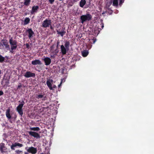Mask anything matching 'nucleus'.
I'll list each match as a JSON object with an SVG mask.
<instances>
[{"mask_svg": "<svg viewBox=\"0 0 154 154\" xmlns=\"http://www.w3.org/2000/svg\"><path fill=\"white\" fill-rule=\"evenodd\" d=\"M92 17L91 15L89 14H87L86 15H82L80 17L81 23L83 24L86 21H90L92 19Z\"/></svg>", "mask_w": 154, "mask_h": 154, "instance_id": "obj_1", "label": "nucleus"}, {"mask_svg": "<svg viewBox=\"0 0 154 154\" xmlns=\"http://www.w3.org/2000/svg\"><path fill=\"white\" fill-rule=\"evenodd\" d=\"M4 48L8 50L10 49V46L7 41L3 39L2 40V42L0 45V49L2 50Z\"/></svg>", "mask_w": 154, "mask_h": 154, "instance_id": "obj_2", "label": "nucleus"}, {"mask_svg": "<svg viewBox=\"0 0 154 154\" xmlns=\"http://www.w3.org/2000/svg\"><path fill=\"white\" fill-rule=\"evenodd\" d=\"M25 103L24 101L23 100H22L21 103L16 108V109H17L18 112V113L21 116H22L23 114L22 108L23 107Z\"/></svg>", "mask_w": 154, "mask_h": 154, "instance_id": "obj_3", "label": "nucleus"}, {"mask_svg": "<svg viewBox=\"0 0 154 154\" xmlns=\"http://www.w3.org/2000/svg\"><path fill=\"white\" fill-rule=\"evenodd\" d=\"M51 20L45 19L44 20L42 23V27L44 28H47L49 27L51 25Z\"/></svg>", "mask_w": 154, "mask_h": 154, "instance_id": "obj_4", "label": "nucleus"}, {"mask_svg": "<svg viewBox=\"0 0 154 154\" xmlns=\"http://www.w3.org/2000/svg\"><path fill=\"white\" fill-rule=\"evenodd\" d=\"M27 147H26V149L28 152L32 154H35L37 152V150L36 148L31 146L27 149Z\"/></svg>", "mask_w": 154, "mask_h": 154, "instance_id": "obj_5", "label": "nucleus"}, {"mask_svg": "<svg viewBox=\"0 0 154 154\" xmlns=\"http://www.w3.org/2000/svg\"><path fill=\"white\" fill-rule=\"evenodd\" d=\"M24 75L26 78H29L35 77V73L31 72L30 71H27Z\"/></svg>", "mask_w": 154, "mask_h": 154, "instance_id": "obj_6", "label": "nucleus"}, {"mask_svg": "<svg viewBox=\"0 0 154 154\" xmlns=\"http://www.w3.org/2000/svg\"><path fill=\"white\" fill-rule=\"evenodd\" d=\"M23 146V145L22 144L17 142H15L12 144L11 146H10V147H11V149L12 150H14L15 149V147L17 146L21 147L22 146Z\"/></svg>", "mask_w": 154, "mask_h": 154, "instance_id": "obj_7", "label": "nucleus"}, {"mask_svg": "<svg viewBox=\"0 0 154 154\" xmlns=\"http://www.w3.org/2000/svg\"><path fill=\"white\" fill-rule=\"evenodd\" d=\"M28 133L29 135L37 139L39 138L40 137V135L35 132L30 131L28 132Z\"/></svg>", "mask_w": 154, "mask_h": 154, "instance_id": "obj_8", "label": "nucleus"}, {"mask_svg": "<svg viewBox=\"0 0 154 154\" xmlns=\"http://www.w3.org/2000/svg\"><path fill=\"white\" fill-rule=\"evenodd\" d=\"M26 32H28V37L29 38H31L33 37V35L34 34V32L32 30L31 28H29L26 30Z\"/></svg>", "mask_w": 154, "mask_h": 154, "instance_id": "obj_9", "label": "nucleus"}, {"mask_svg": "<svg viewBox=\"0 0 154 154\" xmlns=\"http://www.w3.org/2000/svg\"><path fill=\"white\" fill-rule=\"evenodd\" d=\"M46 98L44 93H40V94L36 95V98L38 99H42V100L44 101Z\"/></svg>", "mask_w": 154, "mask_h": 154, "instance_id": "obj_10", "label": "nucleus"}, {"mask_svg": "<svg viewBox=\"0 0 154 154\" xmlns=\"http://www.w3.org/2000/svg\"><path fill=\"white\" fill-rule=\"evenodd\" d=\"M39 9V6L38 5L33 6L32 9L30 11V13L31 14H33L37 12L38 9Z\"/></svg>", "mask_w": 154, "mask_h": 154, "instance_id": "obj_11", "label": "nucleus"}, {"mask_svg": "<svg viewBox=\"0 0 154 154\" xmlns=\"http://www.w3.org/2000/svg\"><path fill=\"white\" fill-rule=\"evenodd\" d=\"M43 60L44 61L45 65L46 66L49 65L51 62V59L48 57H46L44 59H43Z\"/></svg>", "mask_w": 154, "mask_h": 154, "instance_id": "obj_12", "label": "nucleus"}, {"mask_svg": "<svg viewBox=\"0 0 154 154\" xmlns=\"http://www.w3.org/2000/svg\"><path fill=\"white\" fill-rule=\"evenodd\" d=\"M61 49L62 53L63 55H65L66 54L67 51H68L67 49L64 47L63 45H61Z\"/></svg>", "mask_w": 154, "mask_h": 154, "instance_id": "obj_13", "label": "nucleus"}, {"mask_svg": "<svg viewBox=\"0 0 154 154\" xmlns=\"http://www.w3.org/2000/svg\"><path fill=\"white\" fill-rule=\"evenodd\" d=\"M32 64L34 65H40L42 64L41 61L39 60H35L34 61H32Z\"/></svg>", "mask_w": 154, "mask_h": 154, "instance_id": "obj_14", "label": "nucleus"}, {"mask_svg": "<svg viewBox=\"0 0 154 154\" xmlns=\"http://www.w3.org/2000/svg\"><path fill=\"white\" fill-rule=\"evenodd\" d=\"M9 43L10 45H17V42L15 40H14L12 37L10 38Z\"/></svg>", "mask_w": 154, "mask_h": 154, "instance_id": "obj_15", "label": "nucleus"}, {"mask_svg": "<svg viewBox=\"0 0 154 154\" xmlns=\"http://www.w3.org/2000/svg\"><path fill=\"white\" fill-rule=\"evenodd\" d=\"M6 149V148L5 146L4 143H2L0 146V150L1 152L2 153L5 152Z\"/></svg>", "mask_w": 154, "mask_h": 154, "instance_id": "obj_16", "label": "nucleus"}, {"mask_svg": "<svg viewBox=\"0 0 154 154\" xmlns=\"http://www.w3.org/2000/svg\"><path fill=\"white\" fill-rule=\"evenodd\" d=\"M10 109L9 108H8L7 110H6V117L8 119H9L11 118V116L10 115Z\"/></svg>", "mask_w": 154, "mask_h": 154, "instance_id": "obj_17", "label": "nucleus"}, {"mask_svg": "<svg viewBox=\"0 0 154 154\" xmlns=\"http://www.w3.org/2000/svg\"><path fill=\"white\" fill-rule=\"evenodd\" d=\"M86 4V0H81L79 3V6L81 8H83Z\"/></svg>", "mask_w": 154, "mask_h": 154, "instance_id": "obj_18", "label": "nucleus"}, {"mask_svg": "<svg viewBox=\"0 0 154 154\" xmlns=\"http://www.w3.org/2000/svg\"><path fill=\"white\" fill-rule=\"evenodd\" d=\"M11 45V50H10V52L12 53H13V50H16V49L17 48V45Z\"/></svg>", "mask_w": 154, "mask_h": 154, "instance_id": "obj_19", "label": "nucleus"}, {"mask_svg": "<svg viewBox=\"0 0 154 154\" xmlns=\"http://www.w3.org/2000/svg\"><path fill=\"white\" fill-rule=\"evenodd\" d=\"M57 34L58 35H60L62 37H63V35H64L66 33V32L64 30L62 32H60L58 30H56Z\"/></svg>", "mask_w": 154, "mask_h": 154, "instance_id": "obj_20", "label": "nucleus"}, {"mask_svg": "<svg viewBox=\"0 0 154 154\" xmlns=\"http://www.w3.org/2000/svg\"><path fill=\"white\" fill-rule=\"evenodd\" d=\"M70 45V42L69 41H66L64 44V47H65L67 49V50H68L69 48V46Z\"/></svg>", "mask_w": 154, "mask_h": 154, "instance_id": "obj_21", "label": "nucleus"}, {"mask_svg": "<svg viewBox=\"0 0 154 154\" xmlns=\"http://www.w3.org/2000/svg\"><path fill=\"white\" fill-rule=\"evenodd\" d=\"M30 19L29 17H26L24 20V25H26L29 23Z\"/></svg>", "mask_w": 154, "mask_h": 154, "instance_id": "obj_22", "label": "nucleus"}, {"mask_svg": "<svg viewBox=\"0 0 154 154\" xmlns=\"http://www.w3.org/2000/svg\"><path fill=\"white\" fill-rule=\"evenodd\" d=\"M88 54V52L87 51L85 50L82 52V55L84 57H86Z\"/></svg>", "mask_w": 154, "mask_h": 154, "instance_id": "obj_23", "label": "nucleus"}, {"mask_svg": "<svg viewBox=\"0 0 154 154\" xmlns=\"http://www.w3.org/2000/svg\"><path fill=\"white\" fill-rule=\"evenodd\" d=\"M46 84H47V85L50 89L52 90V84L48 80L46 82Z\"/></svg>", "mask_w": 154, "mask_h": 154, "instance_id": "obj_24", "label": "nucleus"}, {"mask_svg": "<svg viewBox=\"0 0 154 154\" xmlns=\"http://www.w3.org/2000/svg\"><path fill=\"white\" fill-rule=\"evenodd\" d=\"M30 130L31 131H38L40 130V129L38 127H31L30 128Z\"/></svg>", "mask_w": 154, "mask_h": 154, "instance_id": "obj_25", "label": "nucleus"}, {"mask_svg": "<svg viewBox=\"0 0 154 154\" xmlns=\"http://www.w3.org/2000/svg\"><path fill=\"white\" fill-rule=\"evenodd\" d=\"M31 0H25L24 4L26 6H28L30 4Z\"/></svg>", "mask_w": 154, "mask_h": 154, "instance_id": "obj_26", "label": "nucleus"}, {"mask_svg": "<svg viewBox=\"0 0 154 154\" xmlns=\"http://www.w3.org/2000/svg\"><path fill=\"white\" fill-rule=\"evenodd\" d=\"M112 5L117 6L118 5V0H113V1H112Z\"/></svg>", "mask_w": 154, "mask_h": 154, "instance_id": "obj_27", "label": "nucleus"}, {"mask_svg": "<svg viewBox=\"0 0 154 154\" xmlns=\"http://www.w3.org/2000/svg\"><path fill=\"white\" fill-rule=\"evenodd\" d=\"M5 59L4 57H3L1 55H0V63H2L3 62Z\"/></svg>", "mask_w": 154, "mask_h": 154, "instance_id": "obj_28", "label": "nucleus"}, {"mask_svg": "<svg viewBox=\"0 0 154 154\" xmlns=\"http://www.w3.org/2000/svg\"><path fill=\"white\" fill-rule=\"evenodd\" d=\"M15 152L17 154H20V152H22V151L19 150H16Z\"/></svg>", "mask_w": 154, "mask_h": 154, "instance_id": "obj_29", "label": "nucleus"}, {"mask_svg": "<svg viewBox=\"0 0 154 154\" xmlns=\"http://www.w3.org/2000/svg\"><path fill=\"white\" fill-rule=\"evenodd\" d=\"M55 0H49V2L50 4H53Z\"/></svg>", "mask_w": 154, "mask_h": 154, "instance_id": "obj_30", "label": "nucleus"}, {"mask_svg": "<svg viewBox=\"0 0 154 154\" xmlns=\"http://www.w3.org/2000/svg\"><path fill=\"white\" fill-rule=\"evenodd\" d=\"M120 0L119 5H121L123 3L124 0Z\"/></svg>", "mask_w": 154, "mask_h": 154, "instance_id": "obj_31", "label": "nucleus"}, {"mask_svg": "<svg viewBox=\"0 0 154 154\" xmlns=\"http://www.w3.org/2000/svg\"><path fill=\"white\" fill-rule=\"evenodd\" d=\"M100 26L102 27V29H100V30H101L102 29H103L104 27V25L103 23H101L100 24Z\"/></svg>", "mask_w": 154, "mask_h": 154, "instance_id": "obj_32", "label": "nucleus"}, {"mask_svg": "<svg viewBox=\"0 0 154 154\" xmlns=\"http://www.w3.org/2000/svg\"><path fill=\"white\" fill-rule=\"evenodd\" d=\"M3 94V92L2 91H0V96L2 95Z\"/></svg>", "mask_w": 154, "mask_h": 154, "instance_id": "obj_33", "label": "nucleus"}, {"mask_svg": "<svg viewBox=\"0 0 154 154\" xmlns=\"http://www.w3.org/2000/svg\"><path fill=\"white\" fill-rule=\"evenodd\" d=\"M93 41V44H94V43L95 42H96V39H92Z\"/></svg>", "mask_w": 154, "mask_h": 154, "instance_id": "obj_34", "label": "nucleus"}, {"mask_svg": "<svg viewBox=\"0 0 154 154\" xmlns=\"http://www.w3.org/2000/svg\"><path fill=\"white\" fill-rule=\"evenodd\" d=\"M22 87V85H18V89Z\"/></svg>", "mask_w": 154, "mask_h": 154, "instance_id": "obj_35", "label": "nucleus"}, {"mask_svg": "<svg viewBox=\"0 0 154 154\" xmlns=\"http://www.w3.org/2000/svg\"><path fill=\"white\" fill-rule=\"evenodd\" d=\"M50 26V29H51V30H53L54 29V28L53 27L51 26V25Z\"/></svg>", "mask_w": 154, "mask_h": 154, "instance_id": "obj_36", "label": "nucleus"}, {"mask_svg": "<svg viewBox=\"0 0 154 154\" xmlns=\"http://www.w3.org/2000/svg\"><path fill=\"white\" fill-rule=\"evenodd\" d=\"M62 84V81L58 85V87H60V86H61V84Z\"/></svg>", "mask_w": 154, "mask_h": 154, "instance_id": "obj_37", "label": "nucleus"}, {"mask_svg": "<svg viewBox=\"0 0 154 154\" xmlns=\"http://www.w3.org/2000/svg\"><path fill=\"white\" fill-rule=\"evenodd\" d=\"M54 48V45H52V46L51 47V50H52Z\"/></svg>", "mask_w": 154, "mask_h": 154, "instance_id": "obj_38", "label": "nucleus"}, {"mask_svg": "<svg viewBox=\"0 0 154 154\" xmlns=\"http://www.w3.org/2000/svg\"><path fill=\"white\" fill-rule=\"evenodd\" d=\"M6 80V81L5 82V83L7 84H8L9 83V81L8 80Z\"/></svg>", "mask_w": 154, "mask_h": 154, "instance_id": "obj_39", "label": "nucleus"}, {"mask_svg": "<svg viewBox=\"0 0 154 154\" xmlns=\"http://www.w3.org/2000/svg\"><path fill=\"white\" fill-rule=\"evenodd\" d=\"M79 0H73V1L74 2H76L78 1Z\"/></svg>", "mask_w": 154, "mask_h": 154, "instance_id": "obj_40", "label": "nucleus"}, {"mask_svg": "<svg viewBox=\"0 0 154 154\" xmlns=\"http://www.w3.org/2000/svg\"><path fill=\"white\" fill-rule=\"evenodd\" d=\"M24 154H29L28 153V152H25Z\"/></svg>", "mask_w": 154, "mask_h": 154, "instance_id": "obj_41", "label": "nucleus"}, {"mask_svg": "<svg viewBox=\"0 0 154 154\" xmlns=\"http://www.w3.org/2000/svg\"><path fill=\"white\" fill-rule=\"evenodd\" d=\"M56 87V86L55 85H54L53 87H52V88H55Z\"/></svg>", "mask_w": 154, "mask_h": 154, "instance_id": "obj_42", "label": "nucleus"}, {"mask_svg": "<svg viewBox=\"0 0 154 154\" xmlns=\"http://www.w3.org/2000/svg\"><path fill=\"white\" fill-rule=\"evenodd\" d=\"M1 25V24H0V26ZM2 29V27L0 26V30Z\"/></svg>", "mask_w": 154, "mask_h": 154, "instance_id": "obj_43", "label": "nucleus"}, {"mask_svg": "<svg viewBox=\"0 0 154 154\" xmlns=\"http://www.w3.org/2000/svg\"><path fill=\"white\" fill-rule=\"evenodd\" d=\"M59 42H57V46H58V44H59Z\"/></svg>", "mask_w": 154, "mask_h": 154, "instance_id": "obj_44", "label": "nucleus"}, {"mask_svg": "<svg viewBox=\"0 0 154 154\" xmlns=\"http://www.w3.org/2000/svg\"><path fill=\"white\" fill-rule=\"evenodd\" d=\"M26 45V47H27L28 46V44H27Z\"/></svg>", "mask_w": 154, "mask_h": 154, "instance_id": "obj_45", "label": "nucleus"}, {"mask_svg": "<svg viewBox=\"0 0 154 154\" xmlns=\"http://www.w3.org/2000/svg\"><path fill=\"white\" fill-rule=\"evenodd\" d=\"M1 71L0 70V75L1 74Z\"/></svg>", "mask_w": 154, "mask_h": 154, "instance_id": "obj_46", "label": "nucleus"}, {"mask_svg": "<svg viewBox=\"0 0 154 154\" xmlns=\"http://www.w3.org/2000/svg\"><path fill=\"white\" fill-rule=\"evenodd\" d=\"M40 154H43V153H40Z\"/></svg>", "mask_w": 154, "mask_h": 154, "instance_id": "obj_47", "label": "nucleus"}, {"mask_svg": "<svg viewBox=\"0 0 154 154\" xmlns=\"http://www.w3.org/2000/svg\"><path fill=\"white\" fill-rule=\"evenodd\" d=\"M104 14V12H103V13L102 14Z\"/></svg>", "mask_w": 154, "mask_h": 154, "instance_id": "obj_48", "label": "nucleus"}, {"mask_svg": "<svg viewBox=\"0 0 154 154\" xmlns=\"http://www.w3.org/2000/svg\"><path fill=\"white\" fill-rule=\"evenodd\" d=\"M59 0L61 1H62V0Z\"/></svg>", "mask_w": 154, "mask_h": 154, "instance_id": "obj_49", "label": "nucleus"}, {"mask_svg": "<svg viewBox=\"0 0 154 154\" xmlns=\"http://www.w3.org/2000/svg\"><path fill=\"white\" fill-rule=\"evenodd\" d=\"M19 102H20V101H19Z\"/></svg>", "mask_w": 154, "mask_h": 154, "instance_id": "obj_50", "label": "nucleus"}]
</instances>
